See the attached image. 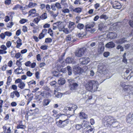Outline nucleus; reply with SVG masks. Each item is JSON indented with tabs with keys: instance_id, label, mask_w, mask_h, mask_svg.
Returning <instances> with one entry per match:
<instances>
[{
	"instance_id": "obj_1",
	"label": "nucleus",
	"mask_w": 133,
	"mask_h": 133,
	"mask_svg": "<svg viewBox=\"0 0 133 133\" xmlns=\"http://www.w3.org/2000/svg\"><path fill=\"white\" fill-rule=\"evenodd\" d=\"M86 89L89 91L95 92L98 88L99 84L98 81L94 80L86 81L84 83Z\"/></svg>"
},
{
	"instance_id": "obj_2",
	"label": "nucleus",
	"mask_w": 133,
	"mask_h": 133,
	"mask_svg": "<svg viewBox=\"0 0 133 133\" xmlns=\"http://www.w3.org/2000/svg\"><path fill=\"white\" fill-rule=\"evenodd\" d=\"M103 120V121H106L109 124L112 125L114 127H117L119 124L118 122L113 117L110 116H105Z\"/></svg>"
},
{
	"instance_id": "obj_3",
	"label": "nucleus",
	"mask_w": 133,
	"mask_h": 133,
	"mask_svg": "<svg viewBox=\"0 0 133 133\" xmlns=\"http://www.w3.org/2000/svg\"><path fill=\"white\" fill-rule=\"evenodd\" d=\"M69 122L68 120L67 119L62 121L61 120H59L58 121L56 122V124L57 126L60 128H63L69 123Z\"/></svg>"
},
{
	"instance_id": "obj_4",
	"label": "nucleus",
	"mask_w": 133,
	"mask_h": 133,
	"mask_svg": "<svg viewBox=\"0 0 133 133\" xmlns=\"http://www.w3.org/2000/svg\"><path fill=\"white\" fill-rule=\"evenodd\" d=\"M86 50V48L85 47L81 48L76 51L75 53V55L78 57H81L84 54Z\"/></svg>"
},
{
	"instance_id": "obj_5",
	"label": "nucleus",
	"mask_w": 133,
	"mask_h": 133,
	"mask_svg": "<svg viewBox=\"0 0 133 133\" xmlns=\"http://www.w3.org/2000/svg\"><path fill=\"white\" fill-rule=\"evenodd\" d=\"M120 85L125 91H127L129 90L131 91L133 90L132 86L130 85H126L124 82H121L120 83Z\"/></svg>"
},
{
	"instance_id": "obj_6",
	"label": "nucleus",
	"mask_w": 133,
	"mask_h": 133,
	"mask_svg": "<svg viewBox=\"0 0 133 133\" xmlns=\"http://www.w3.org/2000/svg\"><path fill=\"white\" fill-rule=\"evenodd\" d=\"M98 71L100 73L104 74L106 70V66L103 65L102 64H99L98 66Z\"/></svg>"
},
{
	"instance_id": "obj_7",
	"label": "nucleus",
	"mask_w": 133,
	"mask_h": 133,
	"mask_svg": "<svg viewBox=\"0 0 133 133\" xmlns=\"http://www.w3.org/2000/svg\"><path fill=\"white\" fill-rule=\"evenodd\" d=\"M90 61L89 58L87 57L81 58L79 59V61L81 64H87Z\"/></svg>"
},
{
	"instance_id": "obj_8",
	"label": "nucleus",
	"mask_w": 133,
	"mask_h": 133,
	"mask_svg": "<svg viewBox=\"0 0 133 133\" xmlns=\"http://www.w3.org/2000/svg\"><path fill=\"white\" fill-rule=\"evenodd\" d=\"M73 71L75 75L80 74H82L81 68L78 66H75L73 68Z\"/></svg>"
},
{
	"instance_id": "obj_9",
	"label": "nucleus",
	"mask_w": 133,
	"mask_h": 133,
	"mask_svg": "<svg viewBox=\"0 0 133 133\" xmlns=\"http://www.w3.org/2000/svg\"><path fill=\"white\" fill-rule=\"evenodd\" d=\"M8 124H5L3 127V132L4 133H11V132L10 127Z\"/></svg>"
},
{
	"instance_id": "obj_10",
	"label": "nucleus",
	"mask_w": 133,
	"mask_h": 133,
	"mask_svg": "<svg viewBox=\"0 0 133 133\" xmlns=\"http://www.w3.org/2000/svg\"><path fill=\"white\" fill-rule=\"evenodd\" d=\"M82 125L83 129H85V130H87V129L89 128L90 127L89 122L85 121H83Z\"/></svg>"
},
{
	"instance_id": "obj_11",
	"label": "nucleus",
	"mask_w": 133,
	"mask_h": 133,
	"mask_svg": "<svg viewBox=\"0 0 133 133\" xmlns=\"http://www.w3.org/2000/svg\"><path fill=\"white\" fill-rule=\"evenodd\" d=\"M36 10L35 9H31L29 12V15L33 17L38 16L39 15V14L36 13Z\"/></svg>"
},
{
	"instance_id": "obj_12",
	"label": "nucleus",
	"mask_w": 133,
	"mask_h": 133,
	"mask_svg": "<svg viewBox=\"0 0 133 133\" xmlns=\"http://www.w3.org/2000/svg\"><path fill=\"white\" fill-rule=\"evenodd\" d=\"M76 27V25L74 22L71 21L69 22L68 28L70 31L71 32L75 29Z\"/></svg>"
},
{
	"instance_id": "obj_13",
	"label": "nucleus",
	"mask_w": 133,
	"mask_h": 133,
	"mask_svg": "<svg viewBox=\"0 0 133 133\" xmlns=\"http://www.w3.org/2000/svg\"><path fill=\"white\" fill-rule=\"evenodd\" d=\"M111 4H112L113 8L114 9H120L121 8L120 3L117 1H115Z\"/></svg>"
},
{
	"instance_id": "obj_14",
	"label": "nucleus",
	"mask_w": 133,
	"mask_h": 133,
	"mask_svg": "<svg viewBox=\"0 0 133 133\" xmlns=\"http://www.w3.org/2000/svg\"><path fill=\"white\" fill-rule=\"evenodd\" d=\"M78 84L76 83H73L72 84L70 83V90L72 92L75 91L77 89Z\"/></svg>"
},
{
	"instance_id": "obj_15",
	"label": "nucleus",
	"mask_w": 133,
	"mask_h": 133,
	"mask_svg": "<svg viewBox=\"0 0 133 133\" xmlns=\"http://www.w3.org/2000/svg\"><path fill=\"white\" fill-rule=\"evenodd\" d=\"M74 37L70 34L66 36V40L68 42H74L76 41V40L74 38Z\"/></svg>"
},
{
	"instance_id": "obj_16",
	"label": "nucleus",
	"mask_w": 133,
	"mask_h": 133,
	"mask_svg": "<svg viewBox=\"0 0 133 133\" xmlns=\"http://www.w3.org/2000/svg\"><path fill=\"white\" fill-rule=\"evenodd\" d=\"M126 121L127 122L130 123H133V113L131 115L128 114L126 118Z\"/></svg>"
},
{
	"instance_id": "obj_17",
	"label": "nucleus",
	"mask_w": 133,
	"mask_h": 133,
	"mask_svg": "<svg viewBox=\"0 0 133 133\" xmlns=\"http://www.w3.org/2000/svg\"><path fill=\"white\" fill-rule=\"evenodd\" d=\"M66 62L68 63L73 64L75 63V61L72 58L68 57L65 60Z\"/></svg>"
},
{
	"instance_id": "obj_18",
	"label": "nucleus",
	"mask_w": 133,
	"mask_h": 133,
	"mask_svg": "<svg viewBox=\"0 0 133 133\" xmlns=\"http://www.w3.org/2000/svg\"><path fill=\"white\" fill-rule=\"evenodd\" d=\"M127 41L126 38H123L119 39L116 41V42L118 44H122Z\"/></svg>"
},
{
	"instance_id": "obj_19",
	"label": "nucleus",
	"mask_w": 133,
	"mask_h": 133,
	"mask_svg": "<svg viewBox=\"0 0 133 133\" xmlns=\"http://www.w3.org/2000/svg\"><path fill=\"white\" fill-rule=\"evenodd\" d=\"M95 25V23L94 22L89 23V24L86 25L85 28L87 30H88L89 29H91V28L93 27Z\"/></svg>"
},
{
	"instance_id": "obj_20",
	"label": "nucleus",
	"mask_w": 133,
	"mask_h": 133,
	"mask_svg": "<svg viewBox=\"0 0 133 133\" xmlns=\"http://www.w3.org/2000/svg\"><path fill=\"white\" fill-rule=\"evenodd\" d=\"M79 117L81 119H87L88 118V115L84 112L80 113Z\"/></svg>"
},
{
	"instance_id": "obj_21",
	"label": "nucleus",
	"mask_w": 133,
	"mask_h": 133,
	"mask_svg": "<svg viewBox=\"0 0 133 133\" xmlns=\"http://www.w3.org/2000/svg\"><path fill=\"white\" fill-rule=\"evenodd\" d=\"M106 46L109 48H112L115 47V45L112 42H110L106 45Z\"/></svg>"
},
{
	"instance_id": "obj_22",
	"label": "nucleus",
	"mask_w": 133,
	"mask_h": 133,
	"mask_svg": "<svg viewBox=\"0 0 133 133\" xmlns=\"http://www.w3.org/2000/svg\"><path fill=\"white\" fill-rule=\"evenodd\" d=\"M30 92V91L29 89H26L24 90L22 92L25 95H26L29 97L30 95H32L31 94H29Z\"/></svg>"
},
{
	"instance_id": "obj_23",
	"label": "nucleus",
	"mask_w": 133,
	"mask_h": 133,
	"mask_svg": "<svg viewBox=\"0 0 133 133\" xmlns=\"http://www.w3.org/2000/svg\"><path fill=\"white\" fill-rule=\"evenodd\" d=\"M116 34L113 33V32H109L107 35V37L110 39H113L116 37Z\"/></svg>"
},
{
	"instance_id": "obj_24",
	"label": "nucleus",
	"mask_w": 133,
	"mask_h": 133,
	"mask_svg": "<svg viewBox=\"0 0 133 133\" xmlns=\"http://www.w3.org/2000/svg\"><path fill=\"white\" fill-rule=\"evenodd\" d=\"M58 82L59 85H63L65 83V81L64 78H61L58 80Z\"/></svg>"
},
{
	"instance_id": "obj_25",
	"label": "nucleus",
	"mask_w": 133,
	"mask_h": 133,
	"mask_svg": "<svg viewBox=\"0 0 133 133\" xmlns=\"http://www.w3.org/2000/svg\"><path fill=\"white\" fill-rule=\"evenodd\" d=\"M94 131L93 129L91 128L90 126V128L88 129H87V130H85V131L83 132V133H93Z\"/></svg>"
},
{
	"instance_id": "obj_26",
	"label": "nucleus",
	"mask_w": 133,
	"mask_h": 133,
	"mask_svg": "<svg viewBox=\"0 0 133 133\" xmlns=\"http://www.w3.org/2000/svg\"><path fill=\"white\" fill-rule=\"evenodd\" d=\"M66 1L67 0H62L61 3L62 5H64L65 8L68 7V6L66 2Z\"/></svg>"
},
{
	"instance_id": "obj_27",
	"label": "nucleus",
	"mask_w": 133,
	"mask_h": 133,
	"mask_svg": "<svg viewBox=\"0 0 133 133\" xmlns=\"http://www.w3.org/2000/svg\"><path fill=\"white\" fill-rule=\"evenodd\" d=\"M37 5V4L36 3L30 2L28 5V7L30 8H32L36 6Z\"/></svg>"
},
{
	"instance_id": "obj_28",
	"label": "nucleus",
	"mask_w": 133,
	"mask_h": 133,
	"mask_svg": "<svg viewBox=\"0 0 133 133\" xmlns=\"http://www.w3.org/2000/svg\"><path fill=\"white\" fill-rule=\"evenodd\" d=\"M105 26L103 23H100L98 25V29L101 31H103V29Z\"/></svg>"
},
{
	"instance_id": "obj_29",
	"label": "nucleus",
	"mask_w": 133,
	"mask_h": 133,
	"mask_svg": "<svg viewBox=\"0 0 133 133\" xmlns=\"http://www.w3.org/2000/svg\"><path fill=\"white\" fill-rule=\"evenodd\" d=\"M47 17V14L45 12L40 17V18L41 19L43 20L46 19Z\"/></svg>"
},
{
	"instance_id": "obj_30",
	"label": "nucleus",
	"mask_w": 133,
	"mask_h": 133,
	"mask_svg": "<svg viewBox=\"0 0 133 133\" xmlns=\"http://www.w3.org/2000/svg\"><path fill=\"white\" fill-rule=\"evenodd\" d=\"M18 86L20 89H22L24 88L25 86V84L22 81L18 84Z\"/></svg>"
},
{
	"instance_id": "obj_31",
	"label": "nucleus",
	"mask_w": 133,
	"mask_h": 133,
	"mask_svg": "<svg viewBox=\"0 0 133 133\" xmlns=\"http://www.w3.org/2000/svg\"><path fill=\"white\" fill-rule=\"evenodd\" d=\"M56 23H58V24H56V25H57V28H58L59 30L62 31V30L63 29L64 27L63 26L62 27V28H61V22L59 21V22H57Z\"/></svg>"
},
{
	"instance_id": "obj_32",
	"label": "nucleus",
	"mask_w": 133,
	"mask_h": 133,
	"mask_svg": "<svg viewBox=\"0 0 133 133\" xmlns=\"http://www.w3.org/2000/svg\"><path fill=\"white\" fill-rule=\"evenodd\" d=\"M66 69L68 71V74L70 75L72 74V71L71 67L69 66H68L66 67Z\"/></svg>"
},
{
	"instance_id": "obj_33",
	"label": "nucleus",
	"mask_w": 133,
	"mask_h": 133,
	"mask_svg": "<svg viewBox=\"0 0 133 133\" xmlns=\"http://www.w3.org/2000/svg\"><path fill=\"white\" fill-rule=\"evenodd\" d=\"M52 73L53 75L56 77H58L60 76V75L59 74V72L56 71H52Z\"/></svg>"
},
{
	"instance_id": "obj_34",
	"label": "nucleus",
	"mask_w": 133,
	"mask_h": 133,
	"mask_svg": "<svg viewBox=\"0 0 133 133\" xmlns=\"http://www.w3.org/2000/svg\"><path fill=\"white\" fill-rule=\"evenodd\" d=\"M99 18L101 19H104L105 20L108 19V17L106 15L102 14L100 16Z\"/></svg>"
},
{
	"instance_id": "obj_35",
	"label": "nucleus",
	"mask_w": 133,
	"mask_h": 133,
	"mask_svg": "<svg viewBox=\"0 0 133 133\" xmlns=\"http://www.w3.org/2000/svg\"><path fill=\"white\" fill-rule=\"evenodd\" d=\"M84 26V25L82 24L79 23L78 24L77 26V28L79 29H83Z\"/></svg>"
},
{
	"instance_id": "obj_36",
	"label": "nucleus",
	"mask_w": 133,
	"mask_h": 133,
	"mask_svg": "<svg viewBox=\"0 0 133 133\" xmlns=\"http://www.w3.org/2000/svg\"><path fill=\"white\" fill-rule=\"evenodd\" d=\"M88 67L86 66H84L82 68H81V71L82 72V73L83 72H84L88 70Z\"/></svg>"
},
{
	"instance_id": "obj_37",
	"label": "nucleus",
	"mask_w": 133,
	"mask_h": 133,
	"mask_svg": "<svg viewBox=\"0 0 133 133\" xmlns=\"http://www.w3.org/2000/svg\"><path fill=\"white\" fill-rule=\"evenodd\" d=\"M73 11L75 12L79 13L81 12V8H76L73 10Z\"/></svg>"
},
{
	"instance_id": "obj_38",
	"label": "nucleus",
	"mask_w": 133,
	"mask_h": 133,
	"mask_svg": "<svg viewBox=\"0 0 133 133\" xmlns=\"http://www.w3.org/2000/svg\"><path fill=\"white\" fill-rule=\"evenodd\" d=\"M52 39L49 38H47L45 39V42L48 43H50L52 42Z\"/></svg>"
},
{
	"instance_id": "obj_39",
	"label": "nucleus",
	"mask_w": 133,
	"mask_h": 133,
	"mask_svg": "<svg viewBox=\"0 0 133 133\" xmlns=\"http://www.w3.org/2000/svg\"><path fill=\"white\" fill-rule=\"evenodd\" d=\"M117 49L118 50L120 49V51H123L124 50L123 47L120 45H118L117 46Z\"/></svg>"
},
{
	"instance_id": "obj_40",
	"label": "nucleus",
	"mask_w": 133,
	"mask_h": 133,
	"mask_svg": "<svg viewBox=\"0 0 133 133\" xmlns=\"http://www.w3.org/2000/svg\"><path fill=\"white\" fill-rule=\"evenodd\" d=\"M62 30L66 34H68L69 33V29H68L67 28H64L63 29H62Z\"/></svg>"
},
{
	"instance_id": "obj_41",
	"label": "nucleus",
	"mask_w": 133,
	"mask_h": 133,
	"mask_svg": "<svg viewBox=\"0 0 133 133\" xmlns=\"http://www.w3.org/2000/svg\"><path fill=\"white\" fill-rule=\"evenodd\" d=\"M76 129L78 130L80 129L81 128H82V124H77L76 126Z\"/></svg>"
},
{
	"instance_id": "obj_42",
	"label": "nucleus",
	"mask_w": 133,
	"mask_h": 133,
	"mask_svg": "<svg viewBox=\"0 0 133 133\" xmlns=\"http://www.w3.org/2000/svg\"><path fill=\"white\" fill-rule=\"evenodd\" d=\"M48 46L47 45H43L40 48L43 50H45L47 49Z\"/></svg>"
},
{
	"instance_id": "obj_43",
	"label": "nucleus",
	"mask_w": 133,
	"mask_h": 133,
	"mask_svg": "<svg viewBox=\"0 0 133 133\" xmlns=\"http://www.w3.org/2000/svg\"><path fill=\"white\" fill-rule=\"evenodd\" d=\"M41 92L40 91H38L35 93V94L36 95V99L38 98V97L40 95L41 96Z\"/></svg>"
},
{
	"instance_id": "obj_44",
	"label": "nucleus",
	"mask_w": 133,
	"mask_h": 133,
	"mask_svg": "<svg viewBox=\"0 0 133 133\" xmlns=\"http://www.w3.org/2000/svg\"><path fill=\"white\" fill-rule=\"evenodd\" d=\"M15 94L14 91L10 93V96L12 99H13L15 98Z\"/></svg>"
},
{
	"instance_id": "obj_45",
	"label": "nucleus",
	"mask_w": 133,
	"mask_h": 133,
	"mask_svg": "<svg viewBox=\"0 0 133 133\" xmlns=\"http://www.w3.org/2000/svg\"><path fill=\"white\" fill-rule=\"evenodd\" d=\"M4 34L5 35L7 36L10 37L12 35V33L11 32H10L8 31H6L4 32Z\"/></svg>"
},
{
	"instance_id": "obj_46",
	"label": "nucleus",
	"mask_w": 133,
	"mask_h": 133,
	"mask_svg": "<svg viewBox=\"0 0 133 133\" xmlns=\"http://www.w3.org/2000/svg\"><path fill=\"white\" fill-rule=\"evenodd\" d=\"M31 62L30 61H29L26 62L25 63V65L26 66L30 67V66L31 64Z\"/></svg>"
},
{
	"instance_id": "obj_47",
	"label": "nucleus",
	"mask_w": 133,
	"mask_h": 133,
	"mask_svg": "<svg viewBox=\"0 0 133 133\" xmlns=\"http://www.w3.org/2000/svg\"><path fill=\"white\" fill-rule=\"evenodd\" d=\"M11 0H6L5 1V4L6 5H9L11 4Z\"/></svg>"
},
{
	"instance_id": "obj_48",
	"label": "nucleus",
	"mask_w": 133,
	"mask_h": 133,
	"mask_svg": "<svg viewBox=\"0 0 133 133\" xmlns=\"http://www.w3.org/2000/svg\"><path fill=\"white\" fill-rule=\"evenodd\" d=\"M104 47L103 46H101L99 49V51H100L101 53L103 52L104 50Z\"/></svg>"
},
{
	"instance_id": "obj_49",
	"label": "nucleus",
	"mask_w": 133,
	"mask_h": 133,
	"mask_svg": "<svg viewBox=\"0 0 133 133\" xmlns=\"http://www.w3.org/2000/svg\"><path fill=\"white\" fill-rule=\"evenodd\" d=\"M71 107L72 109V111H73V113H74L75 110L77 108V107L75 105H73Z\"/></svg>"
},
{
	"instance_id": "obj_50",
	"label": "nucleus",
	"mask_w": 133,
	"mask_h": 133,
	"mask_svg": "<svg viewBox=\"0 0 133 133\" xmlns=\"http://www.w3.org/2000/svg\"><path fill=\"white\" fill-rule=\"evenodd\" d=\"M44 36L45 35L42 32L41 33L39 34L38 38L40 39H41L44 37Z\"/></svg>"
},
{
	"instance_id": "obj_51",
	"label": "nucleus",
	"mask_w": 133,
	"mask_h": 133,
	"mask_svg": "<svg viewBox=\"0 0 133 133\" xmlns=\"http://www.w3.org/2000/svg\"><path fill=\"white\" fill-rule=\"evenodd\" d=\"M25 128V127L24 125H19L17 126V129H24Z\"/></svg>"
},
{
	"instance_id": "obj_52",
	"label": "nucleus",
	"mask_w": 133,
	"mask_h": 133,
	"mask_svg": "<svg viewBox=\"0 0 133 133\" xmlns=\"http://www.w3.org/2000/svg\"><path fill=\"white\" fill-rule=\"evenodd\" d=\"M28 85L29 86L31 84H36V81H34L33 80H32L29 82L28 83Z\"/></svg>"
},
{
	"instance_id": "obj_53",
	"label": "nucleus",
	"mask_w": 133,
	"mask_h": 133,
	"mask_svg": "<svg viewBox=\"0 0 133 133\" xmlns=\"http://www.w3.org/2000/svg\"><path fill=\"white\" fill-rule=\"evenodd\" d=\"M27 21V20L25 19H22L19 21V23L22 24L25 23Z\"/></svg>"
},
{
	"instance_id": "obj_54",
	"label": "nucleus",
	"mask_w": 133,
	"mask_h": 133,
	"mask_svg": "<svg viewBox=\"0 0 133 133\" xmlns=\"http://www.w3.org/2000/svg\"><path fill=\"white\" fill-rule=\"evenodd\" d=\"M110 54V53L109 52H105L103 54V55L104 57H107Z\"/></svg>"
},
{
	"instance_id": "obj_55",
	"label": "nucleus",
	"mask_w": 133,
	"mask_h": 133,
	"mask_svg": "<svg viewBox=\"0 0 133 133\" xmlns=\"http://www.w3.org/2000/svg\"><path fill=\"white\" fill-rule=\"evenodd\" d=\"M40 19L38 17L35 18L34 19V21L35 22L36 24L38 23L39 22L40 20Z\"/></svg>"
},
{
	"instance_id": "obj_56",
	"label": "nucleus",
	"mask_w": 133,
	"mask_h": 133,
	"mask_svg": "<svg viewBox=\"0 0 133 133\" xmlns=\"http://www.w3.org/2000/svg\"><path fill=\"white\" fill-rule=\"evenodd\" d=\"M11 43L10 41H8L6 43V45L7 47L9 48L11 45Z\"/></svg>"
},
{
	"instance_id": "obj_57",
	"label": "nucleus",
	"mask_w": 133,
	"mask_h": 133,
	"mask_svg": "<svg viewBox=\"0 0 133 133\" xmlns=\"http://www.w3.org/2000/svg\"><path fill=\"white\" fill-rule=\"evenodd\" d=\"M55 6H56L57 8L59 9L62 8L61 5L60 3H56L55 4Z\"/></svg>"
},
{
	"instance_id": "obj_58",
	"label": "nucleus",
	"mask_w": 133,
	"mask_h": 133,
	"mask_svg": "<svg viewBox=\"0 0 133 133\" xmlns=\"http://www.w3.org/2000/svg\"><path fill=\"white\" fill-rule=\"evenodd\" d=\"M41 96L42 97H45L46 96L47 93L46 92H41Z\"/></svg>"
},
{
	"instance_id": "obj_59",
	"label": "nucleus",
	"mask_w": 133,
	"mask_h": 133,
	"mask_svg": "<svg viewBox=\"0 0 133 133\" xmlns=\"http://www.w3.org/2000/svg\"><path fill=\"white\" fill-rule=\"evenodd\" d=\"M15 95L18 98L20 97V94L19 93L17 90L15 91Z\"/></svg>"
},
{
	"instance_id": "obj_60",
	"label": "nucleus",
	"mask_w": 133,
	"mask_h": 133,
	"mask_svg": "<svg viewBox=\"0 0 133 133\" xmlns=\"http://www.w3.org/2000/svg\"><path fill=\"white\" fill-rule=\"evenodd\" d=\"M37 60L38 61H40L41 59V55L40 54H38L36 56Z\"/></svg>"
},
{
	"instance_id": "obj_61",
	"label": "nucleus",
	"mask_w": 133,
	"mask_h": 133,
	"mask_svg": "<svg viewBox=\"0 0 133 133\" xmlns=\"http://www.w3.org/2000/svg\"><path fill=\"white\" fill-rule=\"evenodd\" d=\"M62 12L64 13H69L70 12L69 10L68 9H65L62 10Z\"/></svg>"
},
{
	"instance_id": "obj_62",
	"label": "nucleus",
	"mask_w": 133,
	"mask_h": 133,
	"mask_svg": "<svg viewBox=\"0 0 133 133\" xmlns=\"http://www.w3.org/2000/svg\"><path fill=\"white\" fill-rule=\"evenodd\" d=\"M22 30L24 32H26L27 31V28L25 26H23V27Z\"/></svg>"
},
{
	"instance_id": "obj_63",
	"label": "nucleus",
	"mask_w": 133,
	"mask_h": 133,
	"mask_svg": "<svg viewBox=\"0 0 133 133\" xmlns=\"http://www.w3.org/2000/svg\"><path fill=\"white\" fill-rule=\"evenodd\" d=\"M52 31L50 29H49L48 31V33L51 36H52L53 35V34L52 33Z\"/></svg>"
},
{
	"instance_id": "obj_64",
	"label": "nucleus",
	"mask_w": 133,
	"mask_h": 133,
	"mask_svg": "<svg viewBox=\"0 0 133 133\" xmlns=\"http://www.w3.org/2000/svg\"><path fill=\"white\" fill-rule=\"evenodd\" d=\"M57 83V82L55 81L51 82H50V84L52 86H54Z\"/></svg>"
}]
</instances>
